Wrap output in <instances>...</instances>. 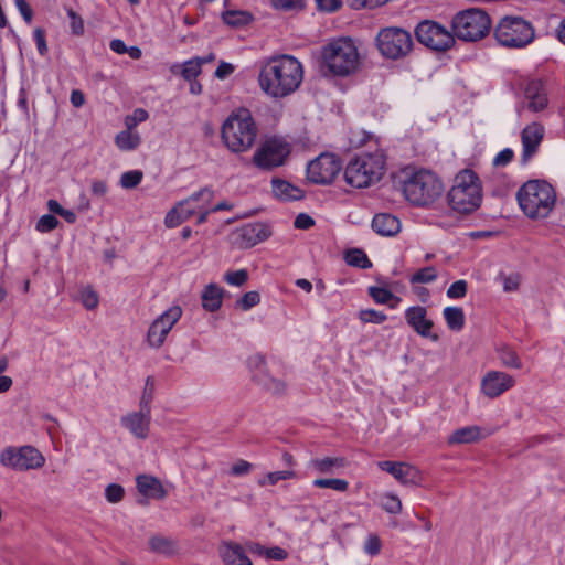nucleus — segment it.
<instances>
[{
  "instance_id": "nucleus-1",
  "label": "nucleus",
  "mask_w": 565,
  "mask_h": 565,
  "mask_svg": "<svg viewBox=\"0 0 565 565\" xmlns=\"http://www.w3.org/2000/svg\"><path fill=\"white\" fill-rule=\"evenodd\" d=\"M303 79L302 64L292 55L280 54L260 61L258 84L271 98H285L295 93Z\"/></svg>"
},
{
  "instance_id": "nucleus-2",
  "label": "nucleus",
  "mask_w": 565,
  "mask_h": 565,
  "mask_svg": "<svg viewBox=\"0 0 565 565\" xmlns=\"http://www.w3.org/2000/svg\"><path fill=\"white\" fill-rule=\"evenodd\" d=\"M322 68L324 73L337 77H348L360 66V54L354 41L339 38L322 47Z\"/></svg>"
},
{
  "instance_id": "nucleus-3",
  "label": "nucleus",
  "mask_w": 565,
  "mask_h": 565,
  "mask_svg": "<svg viewBox=\"0 0 565 565\" xmlns=\"http://www.w3.org/2000/svg\"><path fill=\"white\" fill-rule=\"evenodd\" d=\"M385 166L386 158L382 150L361 152L347 164L344 180L355 189L369 188L381 180Z\"/></svg>"
},
{
  "instance_id": "nucleus-4",
  "label": "nucleus",
  "mask_w": 565,
  "mask_h": 565,
  "mask_svg": "<svg viewBox=\"0 0 565 565\" xmlns=\"http://www.w3.org/2000/svg\"><path fill=\"white\" fill-rule=\"evenodd\" d=\"M222 140L232 152L250 149L257 138L258 128L246 108H241L227 117L222 126Z\"/></svg>"
},
{
  "instance_id": "nucleus-5",
  "label": "nucleus",
  "mask_w": 565,
  "mask_h": 565,
  "mask_svg": "<svg viewBox=\"0 0 565 565\" xmlns=\"http://www.w3.org/2000/svg\"><path fill=\"white\" fill-rule=\"evenodd\" d=\"M516 199L526 216L530 218H545L555 205L556 193L546 181L532 180L521 186Z\"/></svg>"
},
{
  "instance_id": "nucleus-6",
  "label": "nucleus",
  "mask_w": 565,
  "mask_h": 565,
  "mask_svg": "<svg viewBox=\"0 0 565 565\" xmlns=\"http://www.w3.org/2000/svg\"><path fill=\"white\" fill-rule=\"evenodd\" d=\"M482 201L481 184L472 170H463L455 177L454 184L448 192L450 207L462 214L476 211Z\"/></svg>"
},
{
  "instance_id": "nucleus-7",
  "label": "nucleus",
  "mask_w": 565,
  "mask_h": 565,
  "mask_svg": "<svg viewBox=\"0 0 565 565\" xmlns=\"http://www.w3.org/2000/svg\"><path fill=\"white\" fill-rule=\"evenodd\" d=\"M497 43L505 49L521 50L535 40L533 24L519 15H505L493 29Z\"/></svg>"
},
{
  "instance_id": "nucleus-8",
  "label": "nucleus",
  "mask_w": 565,
  "mask_h": 565,
  "mask_svg": "<svg viewBox=\"0 0 565 565\" xmlns=\"http://www.w3.org/2000/svg\"><path fill=\"white\" fill-rule=\"evenodd\" d=\"M454 38L466 42H476L487 36L491 30L489 14L479 8H471L455 14L451 20Z\"/></svg>"
},
{
  "instance_id": "nucleus-9",
  "label": "nucleus",
  "mask_w": 565,
  "mask_h": 565,
  "mask_svg": "<svg viewBox=\"0 0 565 565\" xmlns=\"http://www.w3.org/2000/svg\"><path fill=\"white\" fill-rule=\"evenodd\" d=\"M403 192L411 203L427 205L441 195L443 183L431 171L419 170L404 181Z\"/></svg>"
},
{
  "instance_id": "nucleus-10",
  "label": "nucleus",
  "mask_w": 565,
  "mask_h": 565,
  "mask_svg": "<svg viewBox=\"0 0 565 565\" xmlns=\"http://www.w3.org/2000/svg\"><path fill=\"white\" fill-rule=\"evenodd\" d=\"M375 42L382 56L393 61L406 57L414 46L412 34L398 26L381 29Z\"/></svg>"
},
{
  "instance_id": "nucleus-11",
  "label": "nucleus",
  "mask_w": 565,
  "mask_h": 565,
  "mask_svg": "<svg viewBox=\"0 0 565 565\" xmlns=\"http://www.w3.org/2000/svg\"><path fill=\"white\" fill-rule=\"evenodd\" d=\"M44 462L43 455L32 446H9L0 452V463L17 471L39 469Z\"/></svg>"
},
{
  "instance_id": "nucleus-12",
  "label": "nucleus",
  "mask_w": 565,
  "mask_h": 565,
  "mask_svg": "<svg viewBox=\"0 0 565 565\" xmlns=\"http://www.w3.org/2000/svg\"><path fill=\"white\" fill-rule=\"evenodd\" d=\"M291 151L290 145L282 138L266 139L255 151L253 162L259 169L273 170L285 164Z\"/></svg>"
},
{
  "instance_id": "nucleus-13",
  "label": "nucleus",
  "mask_w": 565,
  "mask_h": 565,
  "mask_svg": "<svg viewBox=\"0 0 565 565\" xmlns=\"http://www.w3.org/2000/svg\"><path fill=\"white\" fill-rule=\"evenodd\" d=\"M415 35L420 44L437 52L447 51L455 44L452 32L431 20L419 22L415 29Z\"/></svg>"
},
{
  "instance_id": "nucleus-14",
  "label": "nucleus",
  "mask_w": 565,
  "mask_h": 565,
  "mask_svg": "<svg viewBox=\"0 0 565 565\" xmlns=\"http://www.w3.org/2000/svg\"><path fill=\"white\" fill-rule=\"evenodd\" d=\"M342 169L339 158L331 153H321L307 166V179L315 184H330Z\"/></svg>"
},
{
  "instance_id": "nucleus-15",
  "label": "nucleus",
  "mask_w": 565,
  "mask_h": 565,
  "mask_svg": "<svg viewBox=\"0 0 565 565\" xmlns=\"http://www.w3.org/2000/svg\"><path fill=\"white\" fill-rule=\"evenodd\" d=\"M248 364L253 372V381L262 388L273 395H281L286 392V382L269 372L264 356L253 355L249 358Z\"/></svg>"
},
{
  "instance_id": "nucleus-16",
  "label": "nucleus",
  "mask_w": 565,
  "mask_h": 565,
  "mask_svg": "<svg viewBox=\"0 0 565 565\" xmlns=\"http://www.w3.org/2000/svg\"><path fill=\"white\" fill-rule=\"evenodd\" d=\"M182 316L180 306H172L160 315L149 327L147 339L151 347L160 348L168 333Z\"/></svg>"
},
{
  "instance_id": "nucleus-17",
  "label": "nucleus",
  "mask_w": 565,
  "mask_h": 565,
  "mask_svg": "<svg viewBox=\"0 0 565 565\" xmlns=\"http://www.w3.org/2000/svg\"><path fill=\"white\" fill-rule=\"evenodd\" d=\"M514 385V377L501 371H489L481 379V392L489 398L499 397Z\"/></svg>"
},
{
  "instance_id": "nucleus-18",
  "label": "nucleus",
  "mask_w": 565,
  "mask_h": 565,
  "mask_svg": "<svg viewBox=\"0 0 565 565\" xmlns=\"http://www.w3.org/2000/svg\"><path fill=\"white\" fill-rule=\"evenodd\" d=\"M407 324L420 337L438 341V335L431 332L433 320L427 318V309L422 306L409 307L405 311Z\"/></svg>"
},
{
  "instance_id": "nucleus-19",
  "label": "nucleus",
  "mask_w": 565,
  "mask_h": 565,
  "mask_svg": "<svg viewBox=\"0 0 565 565\" xmlns=\"http://www.w3.org/2000/svg\"><path fill=\"white\" fill-rule=\"evenodd\" d=\"M150 420L151 411L140 407L138 412H132L121 417V425L136 438L146 439L149 435Z\"/></svg>"
},
{
  "instance_id": "nucleus-20",
  "label": "nucleus",
  "mask_w": 565,
  "mask_h": 565,
  "mask_svg": "<svg viewBox=\"0 0 565 565\" xmlns=\"http://www.w3.org/2000/svg\"><path fill=\"white\" fill-rule=\"evenodd\" d=\"M545 129L539 122H532L521 132L522 161L526 163L536 152L544 138Z\"/></svg>"
},
{
  "instance_id": "nucleus-21",
  "label": "nucleus",
  "mask_w": 565,
  "mask_h": 565,
  "mask_svg": "<svg viewBox=\"0 0 565 565\" xmlns=\"http://www.w3.org/2000/svg\"><path fill=\"white\" fill-rule=\"evenodd\" d=\"M213 198L214 191L206 186L178 203L177 207L179 209L180 214L186 221L192 215H194L198 210H202L204 207V205H200L199 201H204L205 204H210Z\"/></svg>"
},
{
  "instance_id": "nucleus-22",
  "label": "nucleus",
  "mask_w": 565,
  "mask_h": 565,
  "mask_svg": "<svg viewBox=\"0 0 565 565\" xmlns=\"http://www.w3.org/2000/svg\"><path fill=\"white\" fill-rule=\"evenodd\" d=\"M241 244L244 247H253L262 242H265L271 236L270 226L264 223H253L244 225L238 231Z\"/></svg>"
},
{
  "instance_id": "nucleus-23",
  "label": "nucleus",
  "mask_w": 565,
  "mask_h": 565,
  "mask_svg": "<svg viewBox=\"0 0 565 565\" xmlns=\"http://www.w3.org/2000/svg\"><path fill=\"white\" fill-rule=\"evenodd\" d=\"M218 553L225 565H253L242 545L233 541L220 544Z\"/></svg>"
},
{
  "instance_id": "nucleus-24",
  "label": "nucleus",
  "mask_w": 565,
  "mask_h": 565,
  "mask_svg": "<svg viewBox=\"0 0 565 565\" xmlns=\"http://www.w3.org/2000/svg\"><path fill=\"white\" fill-rule=\"evenodd\" d=\"M488 435L480 426H466L454 430L448 436L447 444L450 446L472 444L486 438Z\"/></svg>"
},
{
  "instance_id": "nucleus-25",
  "label": "nucleus",
  "mask_w": 565,
  "mask_h": 565,
  "mask_svg": "<svg viewBox=\"0 0 565 565\" xmlns=\"http://www.w3.org/2000/svg\"><path fill=\"white\" fill-rule=\"evenodd\" d=\"M136 483L138 491L147 498L163 499L167 495L161 481L156 477L140 475L136 478Z\"/></svg>"
},
{
  "instance_id": "nucleus-26",
  "label": "nucleus",
  "mask_w": 565,
  "mask_h": 565,
  "mask_svg": "<svg viewBox=\"0 0 565 565\" xmlns=\"http://www.w3.org/2000/svg\"><path fill=\"white\" fill-rule=\"evenodd\" d=\"M525 98L527 99V109L533 113L542 111L548 104L546 92L540 82H531L526 86Z\"/></svg>"
},
{
  "instance_id": "nucleus-27",
  "label": "nucleus",
  "mask_w": 565,
  "mask_h": 565,
  "mask_svg": "<svg viewBox=\"0 0 565 565\" xmlns=\"http://www.w3.org/2000/svg\"><path fill=\"white\" fill-rule=\"evenodd\" d=\"M273 194L282 201H298L305 196V192L286 180L273 179L271 180Z\"/></svg>"
},
{
  "instance_id": "nucleus-28",
  "label": "nucleus",
  "mask_w": 565,
  "mask_h": 565,
  "mask_svg": "<svg viewBox=\"0 0 565 565\" xmlns=\"http://www.w3.org/2000/svg\"><path fill=\"white\" fill-rule=\"evenodd\" d=\"M372 228L382 236H393L401 230L397 217L388 213H380L373 217Z\"/></svg>"
},
{
  "instance_id": "nucleus-29",
  "label": "nucleus",
  "mask_w": 565,
  "mask_h": 565,
  "mask_svg": "<svg viewBox=\"0 0 565 565\" xmlns=\"http://www.w3.org/2000/svg\"><path fill=\"white\" fill-rule=\"evenodd\" d=\"M224 289L216 284H209L202 291V307L210 312L217 311L222 306Z\"/></svg>"
},
{
  "instance_id": "nucleus-30",
  "label": "nucleus",
  "mask_w": 565,
  "mask_h": 565,
  "mask_svg": "<svg viewBox=\"0 0 565 565\" xmlns=\"http://www.w3.org/2000/svg\"><path fill=\"white\" fill-rule=\"evenodd\" d=\"M347 466L348 461L344 457L315 458L309 462V467L319 473H333Z\"/></svg>"
},
{
  "instance_id": "nucleus-31",
  "label": "nucleus",
  "mask_w": 565,
  "mask_h": 565,
  "mask_svg": "<svg viewBox=\"0 0 565 565\" xmlns=\"http://www.w3.org/2000/svg\"><path fill=\"white\" fill-rule=\"evenodd\" d=\"M393 477L404 486H416L422 479L420 472L416 467L403 461H399Z\"/></svg>"
},
{
  "instance_id": "nucleus-32",
  "label": "nucleus",
  "mask_w": 565,
  "mask_h": 565,
  "mask_svg": "<svg viewBox=\"0 0 565 565\" xmlns=\"http://www.w3.org/2000/svg\"><path fill=\"white\" fill-rule=\"evenodd\" d=\"M150 550L154 553L163 554L167 556L173 555L178 552V544L174 540L162 536L153 535L149 540Z\"/></svg>"
},
{
  "instance_id": "nucleus-33",
  "label": "nucleus",
  "mask_w": 565,
  "mask_h": 565,
  "mask_svg": "<svg viewBox=\"0 0 565 565\" xmlns=\"http://www.w3.org/2000/svg\"><path fill=\"white\" fill-rule=\"evenodd\" d=\"M222 20L232 28H241L249 24L254 18L248 11L226 10L222 13Z\"/></svg>"
},
{
  "instance_id": "nucleus-34",
  "label": "nucleus",
  "mask_w": 565,
  "mask_h": 565,
  "mask_svg": "<svg viewBox=\"0 0 565 565\" xmlns=\"http://www.w3.org/2000/svg\"><path fill=\"white\" fill-rule=\"evenodd\" d=\"M141 142L140 135L130 129H125L116 135L115 143L122 151H131L139 147Z\"/></svg>"
},
{
  "instance_id": "nucleus-35",
  "label": "nucleus",
  "mask_w": 565,
  "mask_h": 565,
  "mask_svg": "<svg viewBox=\"0 0 565 565\" xmlns=\"http://www.w3.org/2000/svg\"><path fill=\"white\" fill-rule=\"evenodd\" d=\"M444 318L447 327L452 331H460L465 326V313L460 307H446Z\"/></svg>"
},
{
  "instance_id": "nucleus-36",
  "label": "nucleus",
  "mask_w": 565,
  "mask_h": 565,
  "mask_svg": "<svg viewBox=\"0 0 565 565\" xmlns=\"http://www.w3.org/2000/svg\"><path fill=\"white\" fill-rule=\"evenodd\" d=\"M369 295L373 298V300L377 303H391V308H395L396 305L401 301V298L395 296L391 290L383 287H370Z\"/></svg>"
},
{
  "instance_id": "nucleus-37",
  "label": "nucleus",
  "mask_w": 565,
  "mask_h": 565,
  "mask_svg": "<svg viewBox=\"0 0 565 565\" xmlns=\"http://www.w3.org/2000/svg\"><path fill=\"white\" fill-rule=\"evenodd\" d=\"M344 259L348 265L367 269L372 267L371 260L367 258L366 254L359 248L349 249L345 253Z\"/></svg>"
},
{
  "instance_id": "nucleus-38",
  "label": "nucleus",
  "mask_w": 565,
  "mask_h": 565,
  "mask_svg": "<svg viewBox=\"0 0 565 565\" xmlns=\"http://www.w3.org/2000/svg\"><path fill=\"white\" fill-rule=\"evenodd\" d=\"M499 359L503 366L511 369H521L522 362L516 352L510 348H501L499 350Z\"/></svg>"
},
{
  "instance_id": "nucleus-39",
  "label": "nucleus",
  "mask_w": 565,
  "mask_h": 565,
  "mask_svg": "<svg viewBox=\"0 0 565 565\" xmlns=\"http://www.w3.org/2000/svg\"><path fill=\"white\" fill-rule=\"evenodd\" d=\"M202 72V67L200 66V61L196 58H191L185 61L182 64L181 76L184 81L191 82L195 79Z\"/></svg>"
},
{
  "instance_id": "nucleus-40",
  "label": "nucleus",
  "mask_w": 565,
  "mask_h": 565,
  "mask_svg": "<svg viewBox=\"0 0 565 565\" xmlns=\"http://www.w3.org/2000/svg\"><path fill=\"white\" fill-rule=\"evenodd\" d=\"M497 280L502 284L503 290L505 292H512L519 289L521 276L518 273L507 275L505 273L501 271L497 276Z\"/></svg>"
},
{
  "instance_id": "nucleus-41",
  "label": "nucleus",
  "mask_w": 565,
  "mask_h": 565,
  "mask_svg": "<svg viewBox=\"0 0 565 565\" xmlns=\"http://www.w3.org/2000/svg\"><path fill=\"white\" fill-rule=\"evenodd\" d=\"M437 279V271L435 267L428 266L417 270L409 278L411 284H429Z\"/></svg>"
},
{
  "instance_id": "nucleus-42",
  "label": "nucleus",
  "mask_w": 565,
  "mask_h": 565,
  "mask_svg": "<svg viewBox=\"0 0 565 565\" xmlns=\"http://www.w3.org/2000/svg\"><path fill=\"white\" fill-rule=\"evenodd\" d=\"M313 486L321 489H333L339 492H344L349 488V483L344 479H316Z\"/></svg>"
},
{
  "instance_id": "nucleus-43",
  "label": "nucleus",
  "mask_w": 565,
  "mask_h": 565,
  "mask_svg": "<svg viewBox=\"0 0 565 565\" xmlns=\"http://www.w3.org/2000/svg\"><path fill=\"white\" fill-rule=\"evenodd\" d=\"M274 9L285 12L300 11L305 8L303 0H270Z\"/></svg>"
},
{
  "instance_id": "nucleus-44",
  "label": "nucleus",
  "mask_w": 565,
  "mask_h": 565,
  "mask_svg": "<svg viewBox=\"0 0 565 565\" xmlns=\"http://www.w3.org/2000/svg\"><path fill=\"white\" fill-rule=\"evenodd\" d=\"M359 319L364 323H383L387 316L382 312L374 309H363L359 311Z\"/></svg>"
},
{
  "instance_id": "nucleus-45",
  "label": "nucleus",
  "mask_w": 565,
  "mask_h": 565,
  "mask_svg": "<svg viewBox=\"0 0 565 565\" xmlns=\"http://www.w3.org/2000/svg\"><path fill=\"white\" fill-rule=\"evenodd\" d=\"M223 279L231 286L242 287L248 280V271L246 269L226 271Z\"/></svg>"
},
{
  "instance_id": "nucleus-46",
  "label": "nucleus",
  "mask_w": 565,
  "mask_h": 565,
  "mask_svg": "<svg viewBox=\"0 0 565 565\" xmlns=\"http://www.w3.org/2000/svg\"><path fill=\"white\" fill-rule=\"evenodd\" d=\"M143 173L140 170H131L121 174L120 185L124 189H134L142 180Z\"/></svg>"
},
{
  "instance_id": "nucleus-47",
  "label": "nucleus",
  "mask_w": 565,
  "mask_h": 565,
  "mask_svg": "<svg viewBox=\"0 0 565 565\" xmlns=\"http://www.w3.org/2000/svg\"><path fill=\"white\" fill-rule=\"evenodd\" d=\"M295 477H296V472L294 470L275 471V472L267 473L265 479L259 480L258 483L260 486H265L266 483L274 486L280 480H288V479H292Z\"/></svg>"
},
{
  "instance_id": "nucleus-48",
  "label": "nucleus",
  "mask_w": 565,
  "mask_h": 565,
  "mask_svg": "<svg viewBox=\"0 0 565 565\" xmlns=\"http://www.w3.org/2000/svg\"><path fill=\"white\" fill-rule=\"evenodd\" d=\"M153 393H154V381L151 376H148L146 380V384H145V388L142 392V396L140 398L139 406L151 411L150 404L153 399Z\"/></svg>"
},
{
  "instance_id": "nucleus-49",
  "label": "nucleus",
  "mask_w": 565,
  "mask_h": 565,
  "mask_svg": "<svg viewBox=\"0 0 565 565\" xmlns=\"http://www.w3.org/2000/svg\"><path fill=\"white\" fill-rule=\"evenodd\" d=\"M382 508L391 514H398L402 511V502L397 495L387 493L383 497Z\"/></svg>"
},
{
  "instance_id": "nucleus-50",
  "label": "nucleus",
  "mask_w": 565,
  "mask_h": 565,
  "mask_svg": "<svg viewBox=\"0 0 565 565\" xmlns=\"http://www.w3.org/2000/svg\"><path fill=\"white\" fill-rule=\"evenodd\" d=\"M259 301L260 296L257 291H248L236 301V306L242 310H249L250 308L257 306Z\"/></svg>"
},
{
  "instance_id": "nucleus-51",
  "label": "nucleus",
  "mask_w": 565,
  "mask_h": 565,
  "mask_svg": "<svg viewBox=\"0 0 565 565\" xmlns=\"http://www.w3.org/2000/svg\"><path fill=\"white\" fill-rule=\"evenodd\" d=\"M254 551H256V552H258L260 554L265 553L267 558L276 559V561L286 559L287 556H288V553L284 548H281L279 546H274V547H270V548H264L259 544H256Z\"/></svg>"
},
{
  "instance_id": "nucleus-52",
  "label": "nucleus",
  "mask_w": 565,
  "mask_h": 565,
  "mask_svg": "<svg viewBox=\"0 0 565 565\" xmlns=\"http://www.w3.org/2000/svg\"><path fill=\"white\" fill-rule=\"evenodd\" d=\"M148 119V113L143 108H136L134 113L125 118L127 129L132 130L138 124Z\"/></svg>"
},
{
  "instance_id": "nucleus-53",
  "label": "nucleus",
  "mask_w": 565,
  "mask_h": 565,
  "mask_svg": "<svg viewBox=\"0 0 565 565\" xmlns=\"http://www.w3.org/2000/svg\"><path fill=\"white\" fill-rule=\"evenodd\" d=\"M58 220L52 214L41 216L36 223V230L41 233H47L56 228Z\"/></svg>"
},
{
  "instance_id": "nucleus-54",
  "label": "nucleus",
  "mask_w": 565,
  "mask_h": 565,
  "mask_svg": "<svg viewBox=\"0 0 565 565\" xmlns=\"http://www.w3.org/2000/svg\"><path fill=\"white\" fill-rule=\"evenodd\" d=\"M81 301L86 309L92 310L98 305V296L90 287H86L81 291Z\"/></svg>"
},
{
  "instance_id": "nucleus-55",
  "label": "nucleus",
  "mask_w": 565,
  "mask_h": 565,
  "mask_svg": "<svg viewBox=\"0 0 565 565\" xmlns=\"http://www.w3.org/2000/svg\"><path fill=\"white\" fill-rule=\"evenodd\" d=\"M467 289H468L467 281L463 279H460L449 286V288L447 289V296L450 299L463 298L467 294Z\"/></svg>"
},
{
  "instance_id": "nucleus-56",
  "label": "nucleus",
  "mask_w": 565,
  "mask_h": 565,
  "mask_svg": "<svg viewBox=\"0 0 565 565\" xmlns=\"http://www.w3.org/2000/svg\"><path fill=\"white\" fill-rule=\"evenodd\" d=\"M125 490L120 484L111 483L106 487L105 497L108 502L117 503L122 500Z\"/></svg>"
},
{
  "instance_id": "nucleus-57",
  "label": "nucleus",
  "mask_w": 565,
  "mask_h": 565,
  "mask_svg": "<svg viewBox=\"0 0 565 565\" xmlns=\"http://www.w3.org/2000/svg\"><path fill=\"white\" fill-rule=\"evenodd\" d=\"M347 4L353 10L373 9L385 4V0H347Z\"/></svg>"
},
{
  "instance_id": "nucleus-58",
  "label": "nucleus",
  "mask_w": 565,
  "mask_h": 565,
  "mask_svg": "<svg viewBox=\"0 0 565 565\" xmlns=\"http://www.w3.org/2000/svg\"><path fill=\"white\" fill-rule=\"evenodd\" d=\"M67 15L71 20V30L75 35H82L84 33V21L83 19L73 10H67Z\"/></svg>"
},
{
  "instance_id": "nucleus-59",
  "label": "nucleus",
  "mask_w": 565,
  "mask_h": 565,
  "mask_svg": "<svg viewBox=\"0 0 565 565\" xmlns=\"http://www.w3.org/2000/svg\"><path fill=\"white\" fill-rule=\"evenodd\" d=\"M183 222H185V220L180 214V211L177 206L170 210L164 217V225L169 228L177 227Z\"/></svg>"
},
{
  "instance_id": "nucleus-60",
  "label": "nucleus",
  "mask_w": 565,
  "mask_h": 565,
  "mask_svg": "<svg viewBox=\"0 0 565 565\" xmlns=\"http://www.w3.org/2000/svg\"><path fill=\"white\" fill-rule=\"evenodd\" d=\"M514 157V152L510 148H505L501 150L493 159V166L495 167H504L509 164Z\"/></svg>"
},
{
  "instance_id": "nucleus-61",
  "label": "nucleus",
  "mask_w": 565,
  "mask_h": 565,
  "mask_svg": "<svg viewBox=\"0 0 565 565\" xmlns=\"http://www.w3.org/2000/svg\"><path fill=\"white\" fill-rule=\"evenodd\" d=\"M319 10L324 12H335L342 7L341 0H316Z\"/></svg>"
},
{
  "instance_id": "nucleus-62",
  "label": "nucleus",
  "mask_w": 565,
  "mask_h": 565,
  "mask_svg": "<svg viewBox=\"0 0 565 565\" xmlns=\"http://www.w3.org/2000/svg\"><path fill=\"white\" fill-rule=\"evenodd\" d=\"M315 225V220L306 213H300L296 216L294 226L299 230H309Z\"/></svg>"
},
{
  "instance_id": "nucleus-63",
  "label": "nucleus",
  "mask_w": 565,
  "mask_h": 565,
  "mask_svg": "<svg viewBox=\"0 0 565 565\" xmlns=\"http://www.w3.org/2000/svg\"><path fill=\"white\" fill-rule=\"evenodd\" d=\"M14 4L26 23L32 22L33 11L26 0H14Z\"/></svg>"
},
{
  "instance_id": "nucleus-64",
  "label": "nucleus",
  "mask_w": 565,
  "mask_h": 565,
  "mask_svg": "<svg viewBox=\"0 0 565 565\" xmlns=\"http://www.w3.org/2000/svg\"><path fill=\"white\" fill-rule=\"evenodd\" d=\"M381 550V541L376 535H370L365 542L364 551L370 555H376Z\"/></svg>"
}]
</instances>
